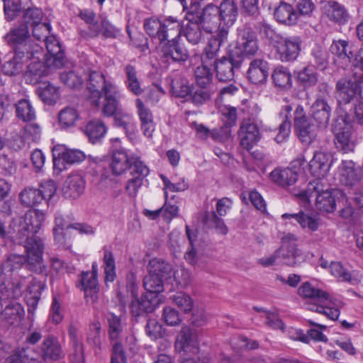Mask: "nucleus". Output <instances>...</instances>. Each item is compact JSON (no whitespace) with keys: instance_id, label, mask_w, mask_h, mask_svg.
<instances>
[{"instance_id":"nucleus-50","label":"nucleus","mask_w":363,"mask_h":363,"mask_svg":"<svg viewBox=\"0 0 363 363\" xmlns=\"http://www.w3.org/2000/svg\"><path fill=\"white\" fill-rule=\"evenodd\" d=\"M79 113L73 107H65L58 113V121L62 128H68L75 125L79 119Z\"/></svg>"},{"instance_id":"nucleus-31","label":"nucleus","mask_w":363,"mask_h":363,"mask_svg":"<svg viewBox=\"0 0 363 363\" xmlns=\"http://www.w3.org/2000/svg\"><path fill=\"white\" fill-rule=\"evenodd\" d=\"M104 101L102 106V112L106 116H112L121 110L119 108L121 94L118 86H111L104 93Z\"/></svg>"},{"instance_id":"nucleus-10","label":"nucleus","mask_w":363,"mask_h":363,"mask_svg":"<svg viewBox=\"0 0 363 363\" xmlns=\"http://www.w3.org/2000/svg\"><path fill=\"white\" fill-rule=\"evenodd\" d=\"M301 43L299 36H282L274 45L277 59L283 62H294L300 54Z\"/></svg>"},{"instance_id":"nucleus-12","label":"nucleus","mask_w":363,"mask_h":363,"mask_svg":"<svg viewBox=\"0 0 363 363\" xmlns=\"http://www.w3.org/2000/svg\"><path fill=\"white\" fill-rule=\"evenodd\" d=\"M116 84L99 72H91L89 77L87 89L89 91L88 100L90 104L99 107L101 93L107 91L111 86H115Z\"/></svg>"},{"instance_id":"nucleus-2","label":"nucleus","mask_w":363,"mask_h":363,"mask_svg":"<svg viewBox=\"0 0 363 363\" xmlns=\"http://www.w3.org/2000/svg\"><path fill=\"white\" fill-rule=\"evenodd\" d=\"M303 203H308L311 197H315L316 208L322 212L332 213L338 203L346 205L347 199L342 190L333 189L323 190L322 185L318 182H310L306 190L296 194Z\"/></svg>"},{"instance_id":"nucleus-17","label":"nucleus","mask_w":363,"mask_h":363,"mask_svg":"<svg viewBox=\"0 0 363 363\" xmlns=\"http://www.w3.org/2000/svg\"><path fill=\"white\" fill-rule=\"evenodd\" d=\"M228 31L221 28L215 35L208 41L201 55V60L203 64H209L212 60H217L220 47L227 42Z\"/></svg>"},{"instance_id":"nucleus-56","label":"nucleus","mask_w":363,"mask_h":363,"mask_svg":"<svg viewBox=\"0 0 363 363\" xmlns=\"http://www.w3.org/2000/svg\"><path fill=\"white\" fill-rule=\"evenodd\" d=\"M15 354L20 363H40L42 361L39 350L31 347H23Z\"/></svg>"},{"instance_id":"nucleus-28","label":"nucleus","mask_w":363,"mask_h":363,"mask_svg":"<svg viewBox=\"0 0 363 363\" xmlns=\"http://www.w3.org/2000/svg\"><path fill=\"white\" fill-rule=\"evenodd\" d=\"M136 169L130 172L132 178L128 180L125 186L127 195L132 198L137 196L140 188L143 184L144 179L150 172L149 168L145 164L136 167Z\"/></svg>"},{"instance_id":"nucleus-26","label":"nucleus","mask_w":363,"mask_h":363,"mask_svg":"<svg viewBox=\"0 0 363 363\" xmlns=\"http://www.w3.org/2000/svg\"><path fill=\"white\" fill-rule=\"evenodd\" d=\"M240 145L245 149L250 150L259 140V130L256 124L250 121L242 122L239 132Z\"/></svg>"},{"instance_id":"nucleus-40","label":"nucleus","mask_w":363,"mask_h":363,"mask_svg":"<svg viewBox=\"0 0 363 363\" xmlns=\"http://www.w3.org/2000/svg\"><path fill=\"white\" fill-rule=\"evenodd\" d=\"M81 284L85 296H89L93 301L97 299V294L99 290L97 277L95 273L82 272L81 276Z\"/></svg>"},{"instance_id":"nucleus-39","label":"nucleus","mask_w":363,"mask_h":363,"mask_svg":"<svg viewBox=\"0 0 363 363\" xmlns=\"http://www.w3.org/2000/svg\"><path fill=\"white\" fill-rule=\"evenodd\" d=\"M330 272L333 276L341 281H346L351 284H356L359 281V277L356 272H350L338 262H331L330 264Z\"/></svg>"},{"instance_id":"nucleus-43","label":"nucleus","mask_w":363,"mask_h":363,"mask_svg":"<svg viewBox=\"0 0 363 363\" xmlns=\"http://www.w3.org/2000/svg\"><path fill=\"white\" fill-rule=\"evenodd\" d=\"M5 308L1 311V315L10 324H18L23 318L25 311L21 304L16 301H11L4 304Z\"/></svg>"},{"instance_id":"nucleus-32","label":"nucleus","mask_w":363,"mask_h":363,"mask_svg":"<svg viewBox=\"0 0 363 363\" xmlns=\"http://www.w3.org/2000/svg\"><path fill=\"white\" fill-rule=\"evenodd\" d=\"M325 14L330 21L339 25L347 23L350 15L345 7L336 1H328L325 6Z\"/></svg>"},{"instance_id":"nucleus-16","label":"nucleus","mask_w":363,"mask_h":363,"mask_svg":"<svg viewBox=\"0 0 363 363\" xmlns=\"http://www.w3.org/2000/svg\"><path fill=\"white\" fill-rule=\"evenodd\" d=\"M333 159L330 153L325 151H315L308 163L311 174L318 179L325 177L332 165Z\"/></svg>"},{"instance_id":"nucleus-41","label":"nucleus","mask_w":363,"mask_h":363,"mask_svg":"<svg viewBox=\"0 0 363 363\" xmlns=\"http://www.w3.org/2000/svg\"><path fill=\"white\" fill-rule=\"evenodd\" d=\"M341 182L346 186H352L359 180L351 160H342L339 166Z\"/></svg>"},{"instance_id":"nucleus-20","label":"nucleus","mask_w":363,"mask_h":363,"mask_svg":"<svg viewBox=\"0 0 363 363\" xmlns=\"http://www.w3.org/2000/svg\"><path fill=\"white\" fill-rule=\"evenodd\" d=\"M31 58L35 59L34 52L27 49L26 52L16 50L14 55L3 64L2 72L8 76L18 74L21 72L23 64Z\"/></svg>"},{"instance_id":"nucleus-36","label":"nucleus","mask_w":363,"mask_h":363,"mask_svg":"<svg viewBox=\"0 0 363 363\" xmlns=\"http://www.w3.org/2000/svg\"><path fill=\"white\" fill-rule=\"evenodd\" d=\"M108 325V335L111 341L120 342L123 328L125 326V322L121 316L113 313H108L106 317Z\"/></svg>"},{"instance_id":"nucleus-63","label":"nucleus","mask_w":363,"mask_h":363,"mask_svg":"<svg viewBox=\"0 0 363 363\" xmlns=\"http://www.w3.org/2000/svg\"><path fill=\"white\" fill-rule=\"evenodd\" d=\"M43 13L42 11L38 8H28L26 9L23 16V23L22 25H26L33 26L39 23H41Z\"/></svg>"},{"instance_id":"nucleus-14","label":"nucleus","mask_w":363,"mask_h":363,"mask_svg":"<svg viewBox=\"0 0 363 363\" xmlns=\"http://www.w3.org/2000/svg\"><path fill=\"white\" fill-rule=\"evenodd\" d=\"M162 43L160 52L162 62L169 65L172 62H185L189 58L187 50L177 40V38H169Z\"/></svg>"},{"instance_id":"nucleus-49","label":"nucleus","mask_w":363,"mask_h":363,"mask_svg":"<svg viewBox=\"0 0 363 363\" xmlns=\"http://www.w3.org/2000/svg\"><path fill=\"white\" fill-rule=\"evenodd\" d=\"M203 222L207 227L215 228L219 234L225 235L228 233V227L223 220L218 218L215 211L205 212Z\"/></svg>"},{"instance_id":"nucleus-42","label":"nucleus","mask_w":363,"mask_h":363,"mask_svg":"<svg viewBox=\"0 0 363 363\" xmlns=\"http://www.w3.org/2000/svg\"><path fill=\"white\" fill-rule=\"evenodd\" d=\"M36 59L37 60L32 61L28 65V69L24 74L25 81L28 84H37L45 75L46 69L43 62L38 60V57Z\"/></svg>"},{"instance_id":"nucleus-19","label":"nucleus","mask_w":363,"mask_h":363,"mask_svg":"<svg viewBox=\"0 0 363 363\" xmlns=\"http://www.w3.org/2000/svg\"><path fill=\"white\" fill-rule=\"evenodd\" d=\"M40 354L42 360L57 361L64 357L62 347L57 337L50 335L45 337L40 347Z\"/></svg>"},{"instance_id":"nucleus-8","label":"nucleus","mask_w":363,"mask_h":363,"mask_svg":"<svg viewBox=\"0 0 363 363\" xmlns=\"http://www.w3.org/2000/svg\"><path fill=\"white\" fill-rule=\"evenodd\" d=\"M294 128L298 138L302 143L310 144L318 135V131L321 129L318 123H313L312 119L306 116L304 108L298 105L294 111Z\"/></svg>"},{"instance_id":"nucleus-30","label":"nucleus","mask_w":363,"mask_h":363,"mask_svg":"<svg viewBox=\"0 0 363 363\" xmlns=\"http://www.w3.org/2000/svg\"><path fill=\"white\" fill-rule=\"evenodd\" d=\"M26 262V259L23 255H10L0 267L1 279H11L13 274L20 270Z\"/></svg>"},{"instance_id":"nucleus-55","label":"nucleus","mask_w":363,"mask_h":363,"mask_svg":"<svg viewBox=\"0 0 363 363\" xmlns=\"http://www.w3.org/2000/svg\"><path fill=\"white\" fill-rule=\"evenodd\" d=\"M318 80V74L312 67H304L297 73V81L306 88L315 86Z\"/></svg>"},{"instance_id":"nucleus-51","label":"nucleus","mask_w":363,"mask_h":363,"mask_svg":"<svg viewBox=\"0 0 363 363\" xmlns=\"http://www.w3.org/2000/svg\"><path fill=\"white\" fill-rule=\"evenodd\" d=\"M46 47L48 52L53 57L56 65L62 64L63 54L60 44L55 35H48L42 41Z\"/></svg>"},{"instance_id":"nucleus-45","label":"nucleus","mask_w":363,"mask_h":363,"mask_svg":"<svg viewBox=\"0 0 363 363\" xmlns=\"http://www.w3.org/2000/svg\"><path fill=\"white\" fill-rule=\"evenodd\" d=\"M276 86L284 89H289L292 86V76L289 69L283 66L277 67L272 75Z\"/></svg>"},{"instance_id":"nucleus-18","label":"nucleus","mask_w":363,"mask_h":363,"mask_svg":"<svg viewBox=\"0 0 363 363\" xmlns=\"http://www.w3.org/2000/svg\"><path fill=\"white\" fill-rule=\"evenodd\" d=\"M277 252L280 264L293 267L303 260L301 250L294 242H288L286 238H283V243Z\"/></svg>"},{"instance_id":"nucleus-52","label":"nucleus","mask_w":363,"mask_h":363,"mask_svg":"<svg viewBox=\"0 0 363 363\" xmlns=\"http://www.w3.org/2000/svg\"><path fill=\"white\" fill-rule=\"evenodd\" d=\"M183 33L189 43L196 45L203 38L200 24L196 21H189L183 28Z\"/></svg>"},{"instance_id":"nucleus-48","label":"nucleus","mask_w":363,"mask_h":363,"mask_svg":"<svg viewBox=\"0 0 363 363\" xmlns=\"http://www.w3.org/2000/svg\"><path fill=\"white\" fill-rule=\"evenodd\" d=\"M17 117L23 121H31L35 118V111L27 99L19 100L16 104Z\"/></svg>"},{"instance_id":"nucleus-11","label":"nucleus","mask_w":363,"mask_h":363,"mask_svg":"<svg viewBox=\"0 0 363 363\" xmlns=\"http://www.w3.org/2000/svg\"><path fill=\"white\" fill-rule=\"evenodd\" d=\"M144 164L137 155L121 149L113 152L110 167L113 174L121 175L125 173L127 169L132 172V170L137 169L136 167H139V166H143Z\"/></svg>"},{"instance_id":"nucleus-33","label":"nucleus","mask_w":363,"mask_h":363,"mask_svg":"<svg viewBox=\"0 0 363 363\" xmlns=\"http://www.w3.org/2000/svg\"><path fill=\"white\" fill-rule=\"evenodd\" d=\"M71 223H69L65 218L61 214L57 213L55 218V225L53 228V235L55 241L58 244L60 247H68L69 243L65 231L69 228H72Z\"/></svg>"},{"instance_id":"nucleus-21","label":"nucleus","mask_w":363,"mask_h":363,"mask_svg":"<svg viewBox=\"0 0 363 363\" xmlns=\"http://www.w3.org/2000/svg\"><path fill=\"white\" fill-rule=\"evenodd\" d=\"M0 285V301L4 304L11 301H16L19 298L26 286V280L23 281H10L6 279H1Z\"/></svg>"},{"instance_id":"nucleus-64","label":"nucleus","mask_w":363,"mask_h":363,"mask_svg":"<svg viewBox=\"0 0 363 363\" xmlns=\"http://www.w3.org/2000/svg\"><path fill=\"white\" fill-rule=\"evenodd\" d=\"M38 94L40 99L46 104H51L55 103L58 98V91L57 87L48 84L38 90Z\"/></svg>"},{"instance_id":"nucleus-29","label":"nucleus","mask_w":363,"mask_h":363,"mask_svg":"<svg viewBox=\"0 0 363 363\" xmlns=\"http://www.w3.org/2000/svg\"><path fill=\"white\" fill-rule=\"evenodd\" d=\"M29 38V30L28 26L20 25L19 26L12 28L9 32L4 36L5 41L11 46L17 48L18 46H23L25 50H29V45L26 43Z\"/></svg>"},{"instance_id":"nucleus-27","label":"nucleus","mask_w":363,"mask_h":363,"mask_svg":"<svg viewBox=\"0 0 363 363\" xmlns=\"http://www.w3.org/2000/svg\"><path fill=\"white\" fill-rule=\"evenodd\" d=\"M85 180L77 173L71 174L65 180L62 193L65 197L77 199L80 196L85 189Z\"/></svg>"},{"instance_id":"nucleus-13","label":"nucleus","mask_w":363,"mask_h":363,"mask_svg":"<svg viewBox=\"0 0 363 363\" xmlns=\"http://www.w3.org/2000/svg\"><path fill=\"white\" fill-rule=\"evenodd\" d=\"M242 58L235 56V52H230L228 56H223L216 60L213 63L216 77L220 82H230L234 79L235 69L240 67Z\"/></svg>"},{"instance_id":"nucleus-5","label":"nucleus","mask_w":363,"mask_h":363,"mask_svg":"<svg viewBox=\"0 0 363 363\" xmlns=\"http://www.w3.org/2000/svg\"><path fill=\"white\" fill-rule=\"evenodd\" d=\"M144 28L150 36L157 38L160 43L169 38H179L182 30L180 23L173 17H169L163 22L148 19L145 22Z\"/></svg>"},{"instance_id":"nucleus-60","label":"nucleus","mask_w":363,"mask_h":363,"mask_svg":"<svg viewBox=\"0 0 363 363\" xmlns=\"http://www.w3.org/2000/svg\"><path fill=\"white\" fill-rule=\"evenodd\" d=\"M60 155H61L62 160L67 164H74L82 162L85 159L84 153L76 149H67L65 147H62L60 152Z\"/></svg>"},{"instance_id":"nucleus-37","label":"nucleus","mask_w":363,"mask_h":363,"mask_svg":"<svg viewBox=\"0 0 363 363\" xmlns=\"http://www.w3.org/2000/svg\"><path fill=\"white\" fill-rule=\"evenodd\" d=\"M274 17L277 21L285 25L296 24L298 14L289 4L281 2L274 11Z\"/></svg>"},{"instance_id":"nucleus-3","label":"nucleus","mask_w":363,"mask_h":363,"mask_svg":"<svg viewBox=\"0 0 363 363\" xmlns=\"http://www.w3.org/2000/svg\"><path fill=\"white\" fill-rule=\"evenodd\" d=\"M298 291L300 296L314 301L308 305L310 311L324 314L331 320H336L339 317L340 309L344 306L342 301L330 297L327 292L312 286L308 282L303 284Z\"/></svg>"},{"instance_id":"nucleus-24","label":"nucleus","mask_w":363,"mask_h":363,"mask_svg":"<svg viewBox=\"0 0 363 363\" xmlns=\"http://www.w3.org/2000/svg\"><path fill=\"white\" fill-rule=\"evenodd\" d=\"M269 71V63L266 60L255 59L250 63L247 77L252 84H262L267 81Z\"/></svg>"},{"instance_id":"nucleus-54","label":"nucleus","mask_w":363,"mask_h":363,"mask_svg":"<svg viewBox=\"0 0 363 363\" xmlns=\"http://www.w3.org/2000/svg\"><path fill=\"white\" fill-rule=\"evenodd\" d=\"M21 203L27 207L37 205L43 201V196L38 189L25 188L19 194Z\"/></svg>"},{"instance_id":"nucleus-46","label":"nucleus","mask_w":363,"mask_h":363,"mask_svg":"<svg viewBox=\"0 0 363 363\" xmlns=\"http://www.w3.org/2000/svg\"><path fill=\"white\" fill-rule=\"evenodd\" d=\"M177 345L179 346L184 352H197L196 342L194 339L191 330L188 327H183L177 337Z\"/></svg>"},{"instance_id":"nucleus-58","label":"nucleus","mask_w":363,"mask_h":363,"mask_svg":"<svg viewBox=\"0 0 363 363\" xmlns=\"http://www.w3.org/2000/svg\"><path fill=\"white\" fill-rule=\"evenodd\" d=\"M194 76L197 84L201 87H207L211 82L213 74L208 67V64L198 66L194 71Z\"/></svg>"},{"instance_id":"nucleus-23","label":"nucleus","mask_w":363,"mask_h":363,"mask_svg":"<svg viewBox=\"0 0 363 363\" xmlns=\"http://www.w3.org/2000/svg\"><path fill=\"white\" fill-rule=\"evenodd\" d=\"M281 217L285 220H294L303 230L310 232L317 231L320 225L319 217L312 213L300 211L296 213H284Z\"/></svg>"},{"instance_id":"nucleus-38","label":"nucleus","mask_w":363,"mask_h":363,"mask_svg":"<svg viewBox=\"0 0 363 363\" xmlns=\"http://www.w3.org/2000/svg\"><path fill=\"white\" fill-rule=\"evenodd\" d=\"M291 111L292 106L287 104L282 106L279 113L280 117L283 119V121L279 126V133L275 137V140L278 143L284 142L289 136L291 127V123L290 121L291 117Z\"/></svg>"},{"instance_id":"nucleus-34","label":"nucleus","mask_w":363,"mask_h":363,"mask_svg":"<svg viewBox=\"0 0 363 363\" xmlns=\"http://www.w3.org/2000/svg\"><path fill=\"white\" fill-rule=\"evenodd\" d=\"M271 179L283 187L293 185L298 179V171L291 168L275 169L270 173Z\"/></svg>"},{"instance_id":"nucleus-4","label":"nucleus","mask_w":363,"mask_h":363,"mask_svg":"<svg viewBox=\"0 0 363 363\" xmlns=\"http://www.w3.org/2000/svg\"><path fill=\"white\" fill-rule=\"evenodd\" d=\"M172 278L171 265L162 260L152 259L149 263V272L143 279L147 294L155 295L163 291L164 282Z\"/></svg>"},{"instance_id":"nucleus-62","label":"nucleus","mask_w":363,"mask_h":363,"mask_svg":"<svg viewBox=\"0 0 363 363\" xmlns=\"http://www.w3.org/2000/svg\"><path fill=\"white\" fill-rule=\"evenodd\" d=\"M172 301L174 304L184 313H189L191 311L194 302L192 298L188 294L179 292L172 296Z\"/></svg>"},{"instance_id":"nucleus-44","label":"nucleus","mask_w":363,"mask_h":363,"mask_svg":"<svg viewBox=\"0 0 363 363\" xmlns=\"http://www.w3.org/2000/svg\"><path fill=\"white\" fill-rule=\"evenodd\" d=\"M107 132V127L99 119L91 121L86 126L85 133L92 143H97L103 138Z\"/></svg>"},{"instance_id":"nucleus-25","label":"nucleus","mask_w":363,"mask_h":363,"mask_svg":"<svg viewBox=\"0 0 363 363\" xmlns=\"http://www.w3.org/2000/svg\"><path fill=\"white\" fill-rule=\"evenodd\" d=\"M201 23L206 33H211L216 30L217 33L220 31V28L223 25L220 24L219 10H217L216 6L208 4L203 9Z\"/></svg>"},{"instance_id":"nucleus-35","label":"nucleus","mask_w":363,"mask_h":363,"mask_svg":"<svg viewBox=\"0 0 363 363\" xmlns=\"http://www.w3.org/2000/svg\"><path fill=\"white\" fill-rule=\"evenodd\" d=\"M355 82L354 76L349 79H341L337 82L336 89L340 100L347 104L357 95Z\"/></svg>"},{"instance_id":"nucleus-53","label":"nucleus","mask_w":363,"mask_h":363,"mask_svg":"<svg viewBox=\"0 0 363 363\" xmlns=\"http://www.w3.org/2000/svg\"><path fill=\"white\" fill-rule=\"evenodd\" d=\"M311 63L319 70H325L328 66V53L320 45H316L311 52Z\"/></svg>"},{"instance_id":"nucleus-47","label":"nucleus","mask_w":363,"mask_h":363,"mask_svg":"<svg viewBox=\"0 0 363 363\" xmlns=\"http://www.w3.org/2000/svg\"><path fill=\"white\" fill-rule=\"evenodd\" d=\"M124 72L126 75L127 89L135 96L140 95L143 92V89L141 87L135 68L131 65H127L124 67Z\"/></svg>"},{"instance_id":"nucleus-22","label":"nucleus","mask_w":363,"mask_h":363,"mask_svg":"<svg viewBox=\"0 0 363 363\" xmlns=\"http://www.w3.org/2000/svg\"><path fill=\"white\" fill-rule=\"evenodd\" d=\"M219 10L220 24L223 26L220 28L228 31L236 21L238 16V8L234 0H222L220 5L217 6Z\"/></svg>"},{"instance_id":"nucleus-61","label":"nucleus","mask_w":363,"mask_h":363,"mask_svg":"<svg viewBox=\"0 0 363 363\" xmlns=\"http://www.w3.org/2000/svg\"><path fill=\"white\" fill-rule=\"evenodd\" d=\"M101 326L99 321H94L89 325L87 342L95 348L100 349L101 345Z\"/></svg>"},{"instance_id":"nucleus-57","label":"nucleus","mask_w":363,"mask_h":363,"mask_svg":"<svg viewBox=\"0 0 363 363\" xmlns=\"http://www.w3.org/2000/svg\"><path fill=\"white\" fill-rule=\"evenodd\" d=\"M193 87L186 79H174L172 82V93L177 97L190 96Z\"/></svg>"},{"instance_id":"nucleus-7","label":"nucleus","mask_w":363,"mask_h":363,"mask_svg":"<svg viewBox=\"0 0 363 363\" xmlns=\"http://www.w3.org/2000/svg\"><path fill=\"white\" fill-rule=\"evenodd\" d=\"M127 290L132 298L130 311L133 316L145 315L154 311L157 308V296L145 294L139 298L138 296V286L136 283L129 282L127 285Z\"/></svg>"},{"instance_id":"nucleus-59","label":"nucleus","mask_w":363,"mask_h":363,"mask_svg":"<svg viewBox=\"0 0 363 363\" xmlns=\"http://www.w3.org/2000/svg\"><path fill=\"white\" fill-rule=\"evenodd\" d=\"M330 50L333 55L342 59L347 58L350 60L353 56L352 52L349 50L348 43L346 40H333Z\"/></svg>"},{"instance_id":"nucleus-6","label":"nucleus","mask_w":363,"mask_h":363,"mask_svg":"<svg viewBox=\"0 0 363 363\" xmlns=\"http://www.w3.org/2000/svg\"><path fill=\"white\" fill-rule=\"evenodd\" d=\"M353 125L348 116H339L333 124L335 143L337 149L344 153L354 151L356 142L352 135Z\"/></svg>"},{"instance_id":"nucleus-1","label":"nucleus","mask_w":363,"mask_h":363,"mask_svg":"<svg viewBox=\"0 0 363 363\" xmlns=\"http://www.w3.org/2000/svg\"><path fill=\"white\" fill-rule=\"evenodd\" d=\"M45 218V213L38 209L28 211L23 216L12 219L9 225L5 240L16 245H25L27 261L30 265L40 264L44 250L43 240L35 234Z\"/></svg>"},{"instance_id":"nucleus-15","label":"nucleus","mask_w":363,"mask_h":363,"mask_svg":"<svg viewBox=\"0 0 363 363\" xmlns=\"http://www.w3.org/2000/svg\"><path fill=\"white\" fill-rule=\"evenodd\" d=\"M259 49L255 33L250 28H244L239 31L238 39L235 49V56H252Z\"/></svg>"},{"instance_id":"nucleus-9","label":"nucleus","mask_w":363,"mask_h":363,"mask_svg":"<svg viewBox=\"0 0 363 363\" xmlns=\"http://www.w3.org/2000/svg\"><path fill=\"white\" fill-rule=\"evenodd\" d=\"M319 89L320 91H323V94L316 98L310 108L308 114L320 128L325 129L329 124L332 108L326 99V95L328 94V85L321 84Z\"/></svg>"}]
</instances>
